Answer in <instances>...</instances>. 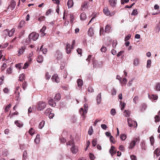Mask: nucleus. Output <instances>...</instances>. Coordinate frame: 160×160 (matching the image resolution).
Returning a JSON list of instances; mask_svg holds the SVG:
<instances>
[{"mask_svg": "<svg viewBox=\"0 0 160 160\" xmlns=\"http://www.w3.org/2000/svg\"><path fill=\"white\" fill-rule=\"evenodd\" d=\"M127 82V79L126 78H124L122 81L121 83L122 84H126Z\"/></svg>", "mask_w": 160, "mask_h": 160, "instance_id": "obj_58", "label": "nucleus"}, {"mask_svg": "<svg viewBox=\"0 0 160 160\" xmlns=\"http://www.w3.org/2000/svg\"><path fill=\"white\" fill-rule=\"evenodd\" d=\"M148 96L150 99H152L154 100H156L158 98V96L157 95H152L151 96L150 95H148Z\"/></svg>", "mask_w": 160, "mask_h": 160, "instance_id": "obj_28", "label": "nucleus"}, {"mask_svg": "<svg viewBox=\"0 0 160 160\" xmlns=\"http://www.w3.org/2000/svg\"><path fill=\"white\" fill-rule=\"evenodd\" d=\"M46 106V104L45 102H39L37 104V109L38 111H41L45 108Z\"/></svg>", "mask_w": 160, "mask_h": 160, "instance_id": "obj_2", "label": "nucleus"}, {"mask_svg": "<svg viewBox=\"0 0 160 160\" xmlns=\"http://www.w3.org/2000/svg\"><path fill=\"white\" fill-rule=\"evenodd\" d=\"M155 121L157 122H159L160 120V117L158 115L156 116L155 117Z\"/></svg>", "mask_w": 160, "mask_h": 160, "instance_id": "obj_56", "label": "nucleus"}, {"mask_svg": "<svg viewBox=\"0 0 160 160\" xmlns=\"http://www.w3.org/2000/svg\"><path fill=\"white\" fill-rule=\"evenodd\" d=\"M88 35L90 36H92L94 35V32H93V28H92L90 27L88 29Z\"/></svg>", "mask_w": 160, "mask_h": 160, "instance_id": "obj_14", "label": "nucleus"}, {"mask_svg": "<svg viewBox=\"0 0 160 160\" xmlns=\"http://www.w3.org/2000/svg\"><path fill=\"white\" fill-rule=\"evenodd\" d=\"M43 46L42 45L40 48V50L41 51H42V52L43 54H45L46 53L47 51V49L45 48H43Z\"/></svg>", "mask_w": 160, "mask_h": 160, "instance_id": "obj_35", "label": "nucleus"}, {"mask_svg": "<svg viewBox=\"0 0 160 160\" xmlns=\"http://www.w3.org/2000/svg\"><path fill=\"white\" fill-rule=\"evenodd\" d=\"M89 158L91 160H94L95 157L94 155L92 153H90L89 154Z\"/></svg>", "mask_w": 160, "mask_h": 160, "instance_id": "obj_44", "label": "nucleus"}, {"mask_svg": "<svg viewBox=\"0 0 160 160\" xmlns=\"http://www.w3.org/2000/svg\"><path fill=\"white\" fill-rule=\"evenodd\" d=\"M109 152L112 156L116 153V150L114 146H111V148L109 150Z\"/></svg>", "mask_w": 160, "mask_h": 160, "instance_id": "obj_11", "label": "nucleus"}, {"mask_svg": "<svg viewBox=\"0 0 160 160\" xmlns=\"http://www.w3.org/2000/svg\"><path fill=\"white\" fill-rule=\"evenodd\" d=\"M138 98H139L137 96H136L133 99V101L135 103H137V102L138 100Z\"/></svg>", "mask_w": 160, "mask_h": 160, "instance_id": "obj_61", "label": "nucleus"}, {"mask_svg": "<svg viewBox=\"0 0 160 160\" xmlns=\"http://www.w3.org/2000/svg\"><path fill=\"white\" fill-rule=\"evenodd\" d=\"M84 109L82 108H80L79 110V112L81 115L82 116H83V118H84L85 117L84 116L85 114H86L87 113L88 110V104L87 103L84 104Z\"/></svg>", "mask_w": 160, "mask_h": 160, "instance_id": "obj_1", "label": "nucleus"}, {"mask_svg": "<svg viewBox=\"0 0 160 160\" xmlns=\"http://www.w3.org/2000/svg\"><path fill=\"white\" fill-rule=\"evenodd\" d=\"M26 49V47L25 46H22L20 48L18 51V55L19 56L22 54H23Z\"/></svg>", "mask_w": 160, "mask_h": 160, "instance_id": "obj_5", "label": "nucleus"}, {"mask_svg": "<svg viewBox=\"0 0 160 160\" xmlns=\"http://www.w3.org/2000/svg\"><path fill=\"white\" fill-rule=\"evenodd\" d=\"M16 5V2L14 0H12L11 1V4L10 5V7H11L12 8H14Z\"/></svg>", "mask_w": 160, "mask_h": 160, "instance_id": "obj_32", "label": "nucleus"}, {"mask_svg": "<svg viewBox=\"0 0 160 160\" xmlns=\"http://www.w3.org/2000/svg\"><path fill=\"white\" fill-rule=\"evenodd\" d=\"M123 112L124 116L126 117H128L130 116V112L128 110H125Z\"/></svg>", "mask_w": 160, "mask_h": 160, "instance_id": "obj_21", "label": "nucleus"}, {"mask_svg": "<svg viewBox=\"0 0 160 160\" xmlns=\"http://www.w3.org/2000/svg\"><path fill=\"white\" fill-rule=\"evenodd\" d=\"M77 82L79 87H81L83 85V81L81 79H78L77 80Z\"/></svg>", "mask_w": 160, "mask_h": 160, "instance_id": "obj_19", "label": "nucleus"}, {"mask_svg": "<svg viewBox=\"0 0 160 160\" xmlns=\"http://www.w3.org/2000/svg\"><path fill=\"white\" fill-rule=\"evenodd\" d=\"M97 104H99L100 103L101 101V93L98 95L97 96Z\"/></svg>", "mask_w": 160, "mask_h": 160, "instance_id": "obj_16", "label": "nucleus"}, {"mask_svg": "<svg viewBox=\"0 0 160 160\" xmlns=\"http://www.w3.org/2000/svg\"><path fill=\"white\" fill-rule=\"evenodd\" d=\"M37 61L39 63L42 62L43 61V57L42 55H40L38 56L37 59Z\"/></svg>", "mask_w": 160, "mask_h": 160, "instance_id": "obj_23", "label": "nucleus"}, {"mask_svg": "<svg viewBox=\"0 0 160 160\" xmlns=\"http://www.w3.org/2000/svg\"><path fill=\"white\" fill-rule=\"evenodd\" d=\"M140 60L139 58H134L133 62V64L134 66H137L138 65Z\"/></svg>", "mask_w": 160, "mask_h": 160, "instance_id": "obj_13", "label": "nucleus"}, {"mask_svg": "<svg viewBox=\"0 0 160 160\" xmlns=\"http://www.w3.org/2000/svg\"><path fill=\"white\" fill-rule=\"evenodd\" d=\"M154 153L156 155L157 157H158L160 155V149L157 148L154 151Z\"/></svg>", "mask_w": 160, "mask_h": 160, "instance_id": "obj_22", "label": "nucleus"}, {"mask_svg": "<svg viewBox=\"0 0 160 160\" xmlns=\"http://www.w3.org/2000/svg\"><path fill=\"white\" fill-rule=\"evenodd\" d=\"M29 63H30L29 62H26L24 64V66L22 68L24 69L27 68H28V67L29 65Z\"/></svg>", "mask_w": 160, "mask_h": 160, "instance_id": "obj_51", "label": "nucleus"}, {"mask_svg": "<svg viewBox=\"0 0 160 160\" xmlns=\"http://www.w3.org/2000/svg\"><path fill=\"white\" fill-rule=\"evenodd\" d=\"M128 124L129 127L132 126L137 127V123L136 122L132 120L131 118H128L127 119Z\"/></svg>", "mask_w": 160, "mask_h": 160, "instance_id": "obj_4", "label": "nucleus"}, {"mask_svg": "<svg viewBox=\"0 0 160 160\" xmlns=\"http://www.w3.org/2000/svg\"><path fill=\"white\" fill-rule=\"evenodd\" d=\"M136 144L134 142L132 141L130 143L129 148L131 149H132L134 146Z\"/></svg>", "mask_w": 160, "mask_h": 160, "instance_id": "obj_34", "label": "nucleus"}, {"mask_svg": "<svg viewBox=\"0 0 160 160\" xmlns=\"http://www.w3.org/2000/svg\"><path fill=\"white\" fill-rule=\"evenodd\" d=\"M52 110L50 108H49L47 109L45 111V114L46 115H48L50 113H51L52 112Z\"/></svg>", "mask_w": 160, "mask_h": 160, "instance_id": "obj_33", "label": "nucleus"}, {"mask_svg": "<svg viewBox=\"0 0 160 160\" xmlns=\"http://www.w3.org/2000/svg\"><path fill=\"white\" fill-rule=\"evenodd\" d=\"M111 114L113 116H114L116 114V110L115 109H112L110 111Z\"/></svg>", "mask_w": 160, "mask_h": 160, "instance_id": "obj_37", "label": "nucleus"}, {"mask_svg": "<svg viewBox=\"0 0 160 160\" xmlns=\"http://www.w3.org/2000/svg\"><path fill=\"white\" fill-rule=\"evenodd\" d=\"M150 140L152 145H153L154 142V138L153 136H152L150 138Z\"/></svg>", "mask_w": 160, "mask_h": 160, "instance_id": "obj_64", "label": "nucleus"}, {"mask_svg": "<svg viewBox=\"0 0 160 160\" xmlns=\"http://www.w3.org/2000/svg\"><path fill=\"white\" fill-rule=\"evenodd\" d=\"M107 48L103 46L100 49V50L102 52H105L107 50Z\"/></svg>", "mask_w": 160, "mask_h": 160, "instance_id": "obj_40", "label": "nucleus"}, {"mask_svg": "<svg viewBox=\"0 0 160 160\" xmlns=\"http://www.w3.org/2000/svg\"><path fill=\"white\" fill-rule=\"evenodd\" d=\"M103 11L104 14L107 16H109L110 14V11L107 7H105L103 8Z\"/></svg>", "mask_w": 160, "mask_h": 160, "instance_id": "obj_10", "label": "nucleus"}, {"mask_svg": "<svg viewBox=\"0 0 160 160\" xmlns=\"http://www.w3.org/2000/svg\"><path fill=\"white\" fill-rule=\"evenodd\" d=\"M134 79V78H132L129 81L128 83V86H131V85L132 84V82Z\"/></svg>", "mask_w": 160, "mask_h": 160, "instance_id": "obj_52", "label": "nucleus"}, {"mask_svg": "<svg viewBox=\"0 0 160 160\" xmlns=\"http://www.w3.org/2000/svg\"><path fill=\"white\" fill-rule=\"evenodd\" d=\"M67 4L68 8H72L73 6V0H68Z\"/></svg>", "mask_w": 160, "mask_h": 160, "instance_id": "obj_17", "label": "nucleus"}, {"mask_svg": "<svg viewBox=\"0 0 160 160\" xmlns=\"http://www.w3.org/2000/svg\"><path fill=\"white\" fill-rule=\"evenodd\" d=\"M117 93V90L114 88H113L112 90V95H115Z\"/></svg>", "mask_w": 160, "mask_h": 160, "instance_id": "obj_49", "label": "nucleus"}, {"mask_svg": "<svg viewBox=\"0 0 160 160\" xmlns=\"http://www.w3.org/2000/svg\"><path fill=\"white\" fill-rule=\"evenodd\" d=\"M111 28V26L109 25H107L105 28V32H108Z\"/></svg>", "mask_w": 160, "mask_h": 160, "instance_id": "obj_31", "label": "nucleus"}, {"mask_svg": "<svg viewBox=\"0 0 160 160\" xmlns=\"http://www.w3.org/2000/svg\"><path fill=\"white\" fill-rule=\"evenodd\" d=\"M27 152L26 150H25L23 153V157L24 159H26L27 158Z\"/></svg>", "mask_w": 160, "mask_h": 160, "instance_id": "obj_59", "label": "nucleus"}, {"mask_svg": "<svg viewBox=\"0 0 160 160\" xmlns=\"http://www.w3.org/2000/svg\"><path fill=\"white\" fill-rule=\"evenodd\" d=\"M15 30V28H13L9 32L8 29H6L4 30V32L6 34H8L9 36L11 37L13 34Z\"/></svg>", "mask_w": 160, "mask_h": 160, "instance_id": "obj_6", "label": "nucleus"}, {"mask_svg": "<svg viewBox=\"0 0 160 160\" xmlns=\"http://www.w3.org/2000/svg\"><path fill=\"white\" fill-rule=\"evenodd\" d=\"M45 28L46 27H43L40 30V32H42V33L41 34V36H44L45 35V34L43 32L44 31Z\"/></svg>", "mask_w": 160, "mask_h": 160, "instance_id": "obj_43", "label": "nucleus"}, {"mask_svg": "<svg viewBox=\"0 0 160 160\" xmlns=\"http://www.w3.org/2000/svg\"><path fill=\"white\" fill-rule=\"evenodd\" d=\"M40 135L39 134H37L34 140V142L36 144H38L39 143L40 140Z\"/></svg>", "mask_w": 160, "mask_h": 160, "instance_id": "obj_24", "label": "nucleus"}, {"mask_svg": "<svg viewBox=\"0 0 160 160\" xmlns=\"http://www.w3.org/2000/svg\"><path fill=\"white\" fill-rule=\"evenodd\" d=\"M52 79L53 82H55L56 83H58L59 82V79L57 74L53 75L52 78Z\"/></svg>", "mask_w": 160, "mask_h": 160, "instance_id": "obj_8", "label": "nucleus"}, {"mask_svg": "<svg viewBox=\"0 0 160 160\" xmlns=\"http://www.w3.org/2000/svg\"><path fill=\"white\" fill-rule=\"evenodd\" d=\"M88 92H94V89L91 86H89L88 88Z\"/></svg>", "mask_w": 160, "mask_h": 160, "instance_id": "obj_53", "label": "nucleus"}, {"mask_svg": "<svg viewBox=\"0 0 160 160\" xmlns=\"http://www.w3.org/2000/svg\"><path fill=\"white\" fill-rule=\"evenodd\" d=\"M93 66L94 68H96L98 67V62L95 59H93Z\"/></svg>", "mask_w": 160, "mask_h": 160, "instance_id": "obj_25", "label": "nucleus"}, {"mask_svg": "<svg viewBox=\"0 0 160 160\" xmlns=\"http://www.w3.org/2000/svg\"><path fill=\"white\" fill-rule=\"evenodd\" d=\"M73 48L72 46H71L69 43H67L66 48V52L67 54H69L71 52V49Z\"/></svg>", "mask_w": 160, "mask_h": 160, "instance_id": "obj_7", "label": "nucleus"}, {"mask_svg": "<svg viewBox=\"0 0 160 160\" xmlns=\"http://www.w3.org/2000/svg\"><path fill=\"white\" fill-rule=\"evenodd\" d=\"M130 157L132 160H137V157L135 155H132L130 156Z\"/></svg>", "mask_w": 160, "mask_h": 160, "instance_id": "obj_60", "label": "nucleus"}, {"mask_svg": "<svg viewBox=\"0 0 160 160\" xmlns=\"http://www.w3.org/2000/svg\"><path fill=\"white\" fill-rule=\"evenodd\" d=\"M39 34L35 32H32L29 36V38L33 41L36 40L38 38Z\"/></svg>", "mask_w": 160, "mask_h": 160, "instance_id": "obj_3", "label": "nucleus"}, {"mask_svg": "<svg viewBox=\"0 0 160 160\" xmlns=\"http://www.w3.org/2000/svg\"><path fill=\"white\" fill-rule=\"evenodd\" d=\"M70 22L72 23L73 22L74 20V15L72 14H71L70 15Z\"/></svg>", "mask_w": 160, "mask_h": 160, "instance_id": "obj_47", "label": "nucleus"}, {"mask_svg": "<svg viewBox=\"0 0 160 160\" xmlns=\"http://www.w3.org/2000/svg\"><path fill=\"white\" fill-rule=\"evenodd\" d=\"M48 103L49 105L53 107H55L56 105V102H54L52 98H50L49 100Z\"/></svg>", "mask_w": 160, "mask_h": 160, "instance_id": "obj_12", "label": "nucleus"}, {"mask_svg": "<svg viewBox=\"0 0 160 160\" xmlns=\"http://www.w3.org/2000/svg\"><path fill=\"white\" fill-rule=\"evenodd\" d=\"M93 132V129L92 128V127H91L89 129L88 131V134L90 135H91L92 133Z\"/></svg>", "mask_w": 160, "mask_h": 160, "instance_id": "obj_62", "label": "nucleus"}, {"mask_svg": "<svg viewBox=\"0 0 160 160\" xmlns=\"http://www.w3.org/2000/svg\"><path fill=\"white\" fill-rule=\"evenodd\" d=\"M138 13V11L136 9H134L132 11L131 15L132 16L136 15Z\"/></svg>", "mask_w": 160, "mask_h": 160, "instance_id": "obj_39", "label": "nucleus"}, {"mask_svg": "<svg viewBox=\"0 0 160 160\" xmlns=\"http://www.w3.org/2000/svg\"><path fill=\"white\" fill-rule=\"evenodd\" d=\"M87 3L88 2H84V3L82 6V10H84L85 9H88V6H87Z\"/></svg>", "mask_w": 160, "mask_h": 160, "instance_id": "obj_27", "label": "nucleus"}, {"mask_svg": "<svg viewBox=\"0 0 160 160\" xmlns=\"http://www.w3.org/2000/svg\"><path fill=\"white\" fill-rule=\"evenodd\" d=\"M97 143V140L96 139H94L92 142V144L93 147H95Z\"/></svg>", "mask_w": 160, "mask_h": 160, "instance_id": "obj_42", "label": "nucleus"}, {"mask_svg": "<svg viewBox=\"0 0 160 160\" xmlns=\"http://www.w3.org/2000/svg\"><path fill=\"white\" fill-rule=\"evenodd\" d=\"M120 138L122 140L124 141L126 139V136L124 134H122L120 136Z\"/></svg>", "mask_w": 160, "mask_h": 160, "instance_id": "obj_38", "label": "nucleus"}, {"mask_svg": "<svg viewBox=\"0 0 160 160\" xmlns=\"http://www.w3.org/2000/svg\"><path fill=\"white\" fill-rule=\"evenodd\" d=\"M33 55V52H31L29 54L28 58V60L29 61V62H31L32 60V57Z\"/></svg>", "mask_w": 160, "mask_h": 160, "instance_id": "obj_36", "label": "nucleus"}, {"mask_svg": "<svg viewBox=\"0 0 160 160\" xmlns=\"http://www.w3.org/2000/svg\"><path fill=\"white\" fill-rule=\"evenodd\" d=\"M151 63V61L150 59H148L147 61V68H150Z\"/></svg>", "mask_w": 160, "mask_h": 160, "instance_id": "obj_57", "label": "nucleus"}, {"mask_svg": "<svg viewBox=\"0 0 160 160\" xmlns=\"http://www.w3.org/2000/svg\"><path fill=\"white\" fill-rule=\"evenodd\" d=\"M55 100L56 101H59L61 99V96L59 93L56 94L54 98Z\"/></svg>", "mask_w": 160, "mask_h": 160, "instance_id": "obj_18", "label": "nucleus"}, {"mask_svg": "<svg viewBox=\"0 0 160 160\" xmlns=\"http://www.w3.org/2000/svg\"><path fill=\"white\" fill-rule=\"evenodd\" d=\"M71 150L72 153L75 154L78 151V147L75 146V145H73L71 148Z\"/></svg>", "mask_w": 160, "mask_h": 160, "instance_id": "obj_9", "label": "nucleus"}, {"mask_svg": "<svg viewBox=\"0 0 160 160\" xmlns=\"http://www.w3.org/2000/svg\"><path fill=\"white\" fill-rule=\"evenodd\" d=\"M80 19L81 20H85L86 18V15L84 12L82 13L80 16Z\"/></svg>", "mask_w": 160, "mask_h": 160, "instance_id": "obj_26", "label": "nucleus"}, {"mask_svg": "<svg viewBox=\"0 0 160 160\" xmlns=\"http://www.w3.org/2000/svg\"><path fill=\"white\" fill-rule=\"evenodd\" d=\"M112 44V47L114 48H115L117 44V41L116 40H113Z\"/></svg>", "mask_w": 160, "mask_h": 160, "instance_id": "obj_46", "label": "nucleus"}, {"mask_svg": "<svg viewBox=\"0 0 160 160\" xmlns=\"http://www.w3.org/2000/svg\"><path fill=\"white\" fill-rule=\"evenodd\" d=\"M120 104L121 106V110H122L125 107V105L124 103H122V101H120Z\"/></svg>", "mask_w": 160, "mask_h": 160, "instance_id": "obj_45", "label": "nucleus"}, {"mask_svg": "<svg viewBox=\"0 0 160 160\" xmlns=\"http://www.w3.org/2000/svg\"><path fill=\"white\" fill-rule=\"evenodd\" d=\"M34 130L32 128H31L29 131V133L31 135H32L34 133Z\"/></svg>", "mask_w": 160, "mask_h": 160, "instance_id": "obj_50", "label": "nucleus"}, {"mask_svg": "<svg viewBox=\"0 0 160 160\" xmlns=\"http://www.w3.org/2000/svg\"><path fill=\"white\" fill-rule=\"evenodd\" d=\"M109 1L110 6L112 7H115L117 2V0H109Z\"/></svg>", "mask_w": 160, "mask_h": 160, "instance_id": "obj_15", "label": "nucleus"}, {"mask_svg": "<svg viewBox=\"0 0 160 160\" xmlns=\"http://www.w3.org/2000/svg\"><path fill=\"white\" fill-rule=\"evenodd\" d=\"M45 122L44 121H42L39 123L38 128L40 129H42L44 126Z\"/></svg>", "mask_w": 160, "mask_h": 160, "instance_id": "obj_30", "label": "nucleus"}, {"mask_svg": "<svg viewBox=\"0 0 160 160\" xmlns=\"http://www.w3.org/2000/svg\"><path fill=\"white\" fill-rule=\"evenodd\" d=\"M24 75L23 74H20L19 76V80L20 81H22L24 79Z\"/></svg>", "mask_w": 160, "mask_h": 160, "instance_id": "obj_48", "label": "nucleus"}, {"mask_svg": "<svg viewBox=\"0 0 160 160\" xmlns=\"http://www.w3.org/2000/svg\"><path fill=\"white\" fill-rule=\"evenodd\" d=\"M11 106V104H9L8 105H7L5 108V112H7Z\"/></svg>", "mask_w": 160, "mask_h": 160, "instance_id": "obj_41", "label": "nucleus"}, {"mask_svg": "<svg viewBox=\"0 0 160 160\" xmlns=\"http://www.w3.org/2000/svg\"><path fill=\"white\" fill-rule=\"evenodd\" d=\"M66 144L67 145H71L72 146H73V145H74V142L72 141H69L68 142H67Z\"/></svg>", "mask_w": 160, "mask_h": 160, "instance_id": "obj_55", "label": "nucleus"}, {"mask_svg": "<svg viewBox=\"0 0 160 160\" xmlns=\"http://www.w3.org/2000/svg\"><path fill=\"white\" fill-rule=\"evenodd\" d=\"M15 123L18 127L20 128H21L23 126V124L21 122L19 121L18 120L15 121Z\"/></svg>", "mask_w": 160, "mask_h": 160, "instance_id": "obj_20", "label": "nucleus"}, {"mask_svg": "<svg viewBox=\"0 0 160 160\" xmlns=\"http://www.w3.org/2000/svg\"><path fill=\"white\" fill-rule=\"evenodd\" d=\"M12 69L10 68H8L7 70V73L8 74H10L12 73Z\"/></svg>", "mask_w": 160, "mask_h": 160, "instance_id": "obj_63", "label": "nucleus"}, {"mask_svg": "<svg viewBox=\"0 0 160 160\" xmlns=\"http://www.w3.org/2000/svg\"><path fill=\"white\" fill-rule=\"evenodd\" d=\"M155 89L157 91H160V83L158 82L156 83L155 87Z\"/></svg>", "mask_w": 160, "mask_h": 160, "instance_id": "obj_29", "label": "nucleus"}, {"mask_svg": "<svg viewBox=\"0 0 160 160\" xmlns=\"http://www.w3.org/2000/svg\"><path fill=\"white\" fill-rule=\"evenodd\" d=\"M66 144L67 145H71L72 146H73V145H74V142L72 141H69L68 142H67Z\"/></svg>", "mask_w": 160, "mask_h": 160, "instance_id": "obj_54", "label": "nucleus"}]
</instances>
